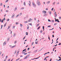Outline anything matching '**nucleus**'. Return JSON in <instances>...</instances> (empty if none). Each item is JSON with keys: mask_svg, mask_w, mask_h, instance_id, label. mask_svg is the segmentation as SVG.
I'll list each match as a JSON object with an SVG mask.
<instances>
[{"mask_svg": "<svg viewBox=\"0 0 61 61\" xmlns=\"http://www.w3.org/2000/svg\"><path fill=\"white\" fill-rule=\"evenodd\" d=\"M37 4L38 5H41V4L40 3V1L38 0H37Z\"/></svg>", "mask_w": 61, "mask_h": 61, "instance_id": "1", "label": "nucleus"}, {"mask_svg": "<svg viewBox=\"0 0 61 61\" xmlns=\"http://www.w3.org/2000/svg\"><path fill=\"white\" fill-rule=\"evenodd\" d=\"M30 56V54H29L28 55H27L24 58V59H26V58H28L29 56Z\"/></svg>", "mask_w": 61, "mask_h": 61, "instance_id": "2", "label": "nucleus"}, {"mask_svg": "<svg viewBox=\"0 0 61 61\" xmlns=\"http://www.w3.org/2000/svg\"><path fill=\"white\" fill-rule=\"evenodd\" d=\"M32 5L34 7H36V5H35V3L34 2L32 3Z\"/></svg>", "mask_w": 61, "mask_h": 61, "instance_id": "3", "label": "nucleus"}, {"mask_svg": "<svg viewBox=\"0 0 61 61\" xmlns=\"http://www.w3.org/2000/svg\"><path fill=\"white\" fill-rule=\"evenodd\" d=\"M15 14H13V15H12V16L11 17V18H14V17H15Z\"/></svg>", "mask_w": 61, "mask_h": 61, "instance_id": "4", "label": "nucleus"}, {"mask_svg": "<svg viewBox=\"0 0 61 61\" xmlns=\"http://www.w3.org/2000/svg\"><path fill=\"white\" fill-rule=\"evenodd\" d=\"M42 13H44V14H46V11H45V10H43L42 11Z\"/></svg>", "mask_w": 61, "mask_h": 61, "instance_id": "5", "label": "nucleus"}, {"mask_svg": "<svg viewBox=\"0 0 61 61\" xmlns=\"http://www.w3.org/2000/svg\"><path fill=\"white\" fill-rule=\"evenodd\" d=\"M55 22H58V23H59V20L58 19H55Z\"/></svg>", "mask_w": 61, "mask_h": 61, "instance_id": "6", "label": "nucleus"}, {"mask_svg": "<svg viewBox=\"0 0 61 61\" xmlns=\"http://www.w3.org/2000/svg\"><path fill=\"white\" fill-rule=\"evenodd\" d=\"M5 18H4V19L3 20H2V21H1V22L2 23H4V20H5Z\"/></svg>", "mask_w": 61, "mask_h": 61, "instance_id": "7", "label": "nucleus"}, {"mask_svg": "<svg viewBox=\"0 0 61 61\" xmlns=\"http://www.w3.org/2000/svg\"><path fill=\"white\" fill-rule=\"evenodd\" d=\"M37 50H36L34 51L33 52V53H36V52H37Z\"/></svg>", "mask_w": 61, "mask_h": 61, "instance_id": "8", "label": "nucleus"}, {"mask_svg": "<svg viewBox=\"0 0 61 61\" xmlns=\"http://www.w3.org/2000/svg\"><path fill=\"white\" fill-rule=\"evenodd\" d=\"M56 12H55L54 13V15H55V17H56L57 16V15H56Z\"/></svg>", "mask_w": 61, "mask_h": 61, "instance_id": "9", "label": "nucleus"}, {"mask_svg": "<svg viewBox=\"0 0 61 61\" xmlns=\"http://www.w3.org/2000/svg\"><path fill=\"white\" fill-rule=\"evenodd\" d=\"M32 21V19H30L29 20H28V22H31Z\"/></svg>", "mask_w": 61, "mask_h": 61, "instance_id": "10", "label": "nucleus"}, {"mask_svg": "<svg viewBox=\"0 0 61 61\" xmlns=\"http://www.w3.org/2000/svg\"><path fill=\"white\" fill-rule=\"evenodd\" d=\"M4 46H5L6 45V42L5 41L3 43Z\"/></svg>", "mask_w": 61, "mask_h": 61, "instance_id": "11", "label": "nucleus"}, {"mask_svg": "<svg viewBox=\"0 0 61 61\" xmlns=\"http://www.w3.org/2000/svg\"><path fill=\"white\" fill-rule=\"evenodd\" d=\"M6 24H7V23H5V25L4 26V27H5V26H6Z\"/></svg>", "mask_w": 61, "mask_h": 61, "instance_id": "12", "label": "nucleus"}, {"mask_svg": "<svg viewBox=\"0 0 61 61\" xmlns=\"http://www.w3.org/2000/svg\"><path fill=\"white\" fill-rule=\"evenodd\" d=\"M16 35V33H14V35H13L14 37H15Z\"/></svg>", "mask_w": 61, "mask_h": 61, "instance_id": "13", "label": "nucleus"}, {"mask_svg": "<svg viewBox=\"0 0 61 61\" xmlns=\"http://www.w3.org/2000/svg\"><path fill=\"white\" fill-rule=\"evenodd\" d=\"M16 46V45H15V46H13L12 47H11V48H14Z\"/></svg>", "mask_w": 61, "mask_h": 61, "instance_id": "14", "label": "nucleus"}, {"mask_svg": "<svg viewBox=\"0 0 61 61\" xmlns=\"http://www.w3.org/2000/svg\"><path fill=\"white\" fill-rule=\"evenodd\" d=\"M50 3V1H47V4H49V3Z\"/></svg>", "mask_w": 61, "mask_h": 61, "instance_id": "15", "label": "nucleus"}, {"mask_svg": "<svg viewBox=\"0 0 61 61\" xmlns=\"http://www.w3.org/2000/svg\"><path fill=\"white\" fill-rule=\"evenodd\" d=\"M39 25V24H38L36 25V27H38Z\"/></svg>", "mask_w": 61, "mask_h": 61, "instance_id": "16", "label": "nucleus"}, {"mask_svg": "<svg viewBox=\"0 0 61 61\" xmlns=\"http://www.w3.org/2000/svg\"><path fill=\"white\" fill-rule=\"evenodd\" d=\"M48 39H49V40H50V37H49V36L48 35Z\"/></svg>", "mask_w": 61, "mask_h": 61, "instance_id": "17", "label": "nucleus"}, {"mask_svg": "<svg viewBox=\"0 0 61 61\" xmlns=\"http://www.w3.org/2000/svg\"><path fill=\"white\" fill-rule=\"evenodd\" d=\"M20 59V58H18V59H17L16 60V61H18V60H19V59Z\"/></svg>", "mask_w": 61, "mask_h": 61, "instance_id": "18", "label": "nucleus"}, {"mask_svg": "<svg viewBox=\"0 0 61 61\" xmlns=\"http://www.w3.org/2000/svg\"><path fill=\"white\" fill-rule=\"evenodd\" d=\"M40 28V26H39L38 27V28H37V29L38 30V29H39Z\"/></svg>", "mask_w": 61, "mask_h": 61, "instance_id": "19", "label": "nucleus"}, {"mask_svg": "<svg viewBox=\"0 0 61 61\" xmlns=\"http://www.w3.org/2000/svg\"><path fill=\"white\" fill-rule=\"evenodd\" d=\"M24 5H25V2H24Z\"/></svg>", "mask_w": 61, "mask_h": 61, "instance_id": "20", "label": "nucleus"}, {"mask_svg": "<svg viewBox=\"0 0 61 61\" xmlns=\"http://www.w3.org/2000/svg\"><path fill=\"white\" fill-rule=\"evenodd\" d=\"M49 13L50 15H51V11H49Z\"/></svg>", "mask_w": 61, "mask_h": 61, "instance_id": "21", "label": "nucleus"}, {"mask_svg": "<svg viewBox=\"0 0 61 61\" xmlns=\"http://www.w3.org/2000/svg\"><path fill=\"white\" fill-rule=\"evenodd\" d=\"M8 1H9V0H6V1L5 2V3H7V2H8Z\"/></svg>", "mask_w": 61, "mask_h": 61, "instance_id": "22", "label": "nucleus"}, {"mask_svg": "<svg viewBox=\"0 0 61 61\" xmlns=\"http://www.w3.org/2000/svg\"><path fill=\"white\" fill-rule=\"evenodd\" d=\"M15 10H17V7H15Z\"/></svg>", "mask_w": 61, "mask_h": 61, "instance_id": "23", "label": "nucleus"}, {"mask_svg": "<svg viewBox=\"0 0 61 61\" xmlns=\"http://www.w3.org/2000/svg\"><path fill=\"white\" fill-rule=\"evenodd\" d=\"M19 24V23H18V22H16V25H18Z\"/></svg>", "mask_w": 61, "mask_h": 61, "instance_id": "24", "label": "nucleus"}, {"mask_svg": "<svg viewBox=\"0 0 61 61\" xmlns=\"http://www.w3.org/2000/svg\"><path fill=\"white\" fill-rule=\"evenodd\" d=\"M42 28L43 29V31H44V26H43L42 27Z\"/></svg>", "mask_w": 61, "mask_h": 61, "instance_id": "25", "label": "nucleus"}, {"mask_svg": "<svg viewBox=\"0 0 61 61\" xmlns=\"http://www.w3.org/2000/svg\"><path fill=\"white\" fill-rule=\"evenodd\" d=\"M20 25L21 26V27H22V25L21 24H20Z\"/></svg>", "mask_w": 61, "mask_h": 61, "instance_id": "26", "label": "nucleus"}, {"mask_svg": "<svg viewBox=\"0 0 61 61\" xmlns=\"http://www.w3.org/2000/svg\"><path fill=\"white\" fill-rule=\"evenodd\" d=\"M24 23H27V21H25Z\"/></svg>", "mask_w": 61, "mask_h": 61, "instance_id": "27", "label": "nucleus"}, {"mask_svg": "<svg viewBox=\"0 0 61 61\" xmlns=\"http://www.w3.org/2000/svg\"><path fill=\"white\" fill-rule=\"evenodd\" d=\"M26 35H28V32H26Z\"/></svg>", "mask_w": 61, "mask_h": 61, "instance_id": "28", "label": "nucleus"}, {"mask_svg": "<svg viewBox=\"0 0 61 61\" xmlns=\"http://www.w3.org/2000/svg\"><path fill=\"white\" fill-rule=\"evenodd\" d=\"M46 14H45L43 15V16H46Z\"/></svg>", "mask_w": 61, "mask_h": 61, "instance_id": "29", "label": "nucleus"}, {"mask_svg": "<svg viewBox=\"0 0 61 61\" xmlns=\"http://www.w3.org/2000/svg\"><path fill=\"white\" fill-rule=\"evenodd\" d=\"M16 52V51H15L14 53V55H15V54Z\"/></svg>", "mask_w": 61, "mask_h": 61, "instance_id": "30", "label": "nucleus"}, {"mask_svg": "<svg viewBox=\"0 0 61 61\" xmlns=\"http://www.w3.org/2000/svg\"><path fill=\"white\" fill-rule=\"evenodd\" d=\"M2 27H3V25H1V29H2Z\"/></svg>", "mask_w": 61, "mask_h": 61, "instance_id": "31", "label": "nucleus"}, {"mask_svg": "<svg viewBox=\"0 0 61 61\" xmlns=\"http://www.w3.org/2000/svg\"><path fill=\"white\" fill-rule=\"evenodd\" d=\"M0 5V6H2V5H3L2 3H1Z\"/></svg>", "mask_w": 61, "mask_h": 61, "instance_id": "32", "label": "nucleus"}, {"mask_svg": "<svg viewBox=\"0 0 61 61\" xmlns=\"http://www.w3.org/2000/svg\"><path fill=\"white\" fill-rule=\"evenodd\" d=\"M55 3H56V2H54V3H53V5H55Z\"/></svg>", "mask_w": 61, "mask_h": 61, "instance_id": "33", "label": "nucleus"}, {"mask_svg": "<svg viewBox=\"0 0 61 61\" xmlns=\"http://www.w3.org/2000/svg\"><path fill=\"white\" fill-rule=\"evenodd\" d=\"M51 27V25H50L48 26V27Z\"/></svg>", "mask_w": 61, "mask_h": 61, "instance_id": "34", "label": "nucleus"}, {"mask_svg": "<svg viewBox=\"0 0 61 61\" xmlns=\"http://www.w3.org/2000/svg\"><path fill=\"white\" fill-rule=\"evenodd\" d=\"M61 45V43H59V44H58V45H59V46L60 45Z\"/></svg>", "mask_w": 61, "mask_h": 61, "instance_id": "35", "label": "nucleus"}, {"mask_svg": "<svg viewBox=\"0 0 61 61\" xmlns=\"http://www.w3.org/2000/svg\"><path fill=\"white\" fill-rule=\"evenodd\" d=\"M25 36L24 37L23 39V40H24L25 39Z\"/></svg>", "mask_w": 61, "mask_h": 61, "instance_id": "36", "label": "nucleus"}, {"mask_svg": "<svg viewBox=\"0 0 61 61\" xmlns=\"http://www.w3.org/2000/svg\"><path fill=\"white\" fill-rule=\"evenodd\" d=\"M34 42H32V43L31 44V45H32V46H33V44H34Z\"/></svg>", "mask_w": 61, "mask_h": 61, "instance_id": "37", "label": "nucleus"}, {"mask_svg": "<svg viewBox=\"0 0 61 61\" xmlns=\"http://www.w3.org/2000/svg\"><path fill=\"white\" fill-rule=\"evenodd\" d=\"M7 21H9V19H8L7 20Z\"/></svg>", "mask_w": 61, "mask_h": 61, "instance_id": "38", "label": "nucleus"}, {"mask_svg": "<svg viewBox=\"0 0 61 61\" xmlns=\"http://www.w3.org/2000/svg\"><path fill=\"white\" fill-rule=\"evenodd\" d=\"M19 16V15H17L16 16V18L17 17H18V16Z\"/></svg>", "mask_w": 61, "mask_h": 61, "instance_id": "39", "label": "nucleus"}, {"mask_svg": "<svg viewBox=\"0 0 61 61\" xmlns=\"http://www.w3.org/2000/svg\"><path fill=\"white\" fill-rule=\"evenodd\" d=\"M40 32H41V33H42V30H41Z\"/></svg>", "mask_w": 61, "mask_h": 61, "instance_id": "40", "label": "nucleus"}, {"mask_svg": "<svg viewBox=\"0 0 61 61\" xmlns=\"http://www.w3.org/2000/svg\"><path fill=\"white\" fill-rule=\"evenodd\" d=\"M57 23H55L54 24V25H57Z\"/></svg>", "mask_w": 61, "mask_h": 61, "instance_id": "41", "label": "nucleus"}, {"mask_svg": "<svg viewBox=\"0 0 61 61\" xmlns=\"http://www.w3.org/2000/svg\"><path fill=\"white\" fill-rule=\"evenodd\" d=\"M16 42L17 41H15L14 42V44H16Z\"/></svg>", "mask_w": 61, "mask_h": 61, "instance_id": "42", "label": "nucleus"}, {"mask_svg": "<svg viewBox=\"0 0 61 61\" xmlns=\"http://www.w3.org/2000/svg\"><path fill=\"white\" fill-rule=\"evenodd\" d=\"M9 28H10V27L9 26H8V27L7 28L8 29H9Z\"/></svg>", "mask_w": 61, "mask_h": 61, "instance_id": "43", "label": "nucleus"}, {"mask_svg": "<svg viewBox=\"0 0 61 61\" xmlns=\"http://www.w3.org/2000/svg\"><path fill=\"white\" fill-rule=\"evenodd\" d=\"M51 22H52V23H53V22H54V20H51Z\"/></svg>", "mask_w": 61, "mask_h": 61, "instance_id": "44", "label": "nucleus"}, {"mask_svg": "<svg viewBox=\"0 0 61 61\" xmlns=\"http://www.w3.org/2000/svg\"><path fill=\"white\" fill-rule=\"evenodd\" d=\"M48 21L49 22H51V20H50L49 19H48Z\"/></svg>", "mask_w": 61, "mask_h": 61, "instance_id": "45", "label": "nucleus"}, {"mask_svg": "<svg viewBox=\"0 0 61 61\" xmlns=\"http://www.w3.org/2000/svg\"><path fill=\"white\" fill-rule=\"evenodd\" d=\"M53 10H54V8H53L51 9V10L52 11H53Z\"/></svg>", "mask_w": 61, "mask_h": 61, "instance_id": "46", "label": "nucleus"}, {"mask_svg": "<svg viewBox=\"0 0 61 61\" xmlns=\"http://www.w3.org/2000/svg\"><path fill=\"white\" fill-rule=\"evenodd\" d=\"M19 52V51L18 50V51L17 52V53L18 54Z\"/></svg>", "mask_w": 61, "mask_h": 61, "instance_id": "47", "label": "nucleus"}, {"mask_svg": "<svg viewBox=\"0 0 61 61\" xmlns=\"http://www.w3.org/2000/svg\"><path fill=\"white\" fill-rule=\"evenodd\" d=\"M54 29V28H53V29H50L49 30H53V29Z\"/></svg>", "mask_w": 61, "mask_h": 61, "instance_id": "48", "label": "nucleus"}, {"mask_svg": "<svg viewBox=\"0 0 61 61\" xmlns=\"http://www.w3.org/2000/svg\"><path fill=\"white\" fill-rule=\"evenodd\" d=\"M28 5H29V6H31V5H30V4H29L28 3Z\"/></svg>", "mask_w": 61, "mask_h": 61, "instance_id": "49", "label": "nucleus"}, {"mask_svg": "<svg viewBox=\"0 0 61 61\" xmlns=\"http://www.w3.org/2000/svg\"><path fill=\"white\" fill-rule=\"evenodd\" d=\"M29 49H30V48H28V49H27L28 50H29Z\"/></svg>", "mask_w": 61, "mask_h": 61, "instance_id": "50", "label": "nucleus"}, {"mask_svg": "<svg viewBox=\"0 0 61 61\" xmlns=\"http://www.w3.org/2000/svg\"><path fill=\"white\" fill-rule=\"evenodd\" d=\"M46 54H47V53H45L44 54V56H45V55H46Z\"/></svg>", "mask_w": 61, "mask_h": 61, "instance_id": "51", "label": "nucleus"}, {"mask_svg": "<svg viewBox=\"0 0 61 61\" xmlns=\"http://www.w3.org/2000/svg\"><path fill=\"white\" fill-rule=\"evenodd\" d=\"M0 22H2V20L0 19Z\"/></svg>", "mask_w": 61, "mask_h": 61, "instance_id": "52", "label": "nucleus"}, {"mask_svg": "<svg viewBox=\"0 0 61 61\" xmlns=\"http://www.w3.org/2000/svg\"><path fill=\"white\" fill-rule=\"evenodd\" d=\"M59 19L60 20V19H61V17H59Z\"/></svg>", "mask_w": 61, "mask_h": 61, "instance_id": "53", "label": "nucleus"}, {"mask_svg": "<svg viewBox=\"0 0 61 61\" xmlns=\"http://www.w3.org/2000/svg\"><path fill=\"white\" fill-rule=\"evenodd\" d=\"M24 9V7H22L21 8V9Z\"/></svg>", "mask_w": 61, "mask_h": 61, "instance_id": "54", "label": "nucleus"}, {"mask_svg": "<svg viewBox=\"0 0 61 61\" xmlns=\"http://www.w3.org/2000/svg\"><path fill=\"white\" fill-rule=\"evenodd\" d=\"M9 46H10V48H12V46H11V45H10Z\"/></svg>", "mask_w": 61, "mask_h": 61, "instance_id": "55", "label": "nucleus"}, {"mask_svg": "<svg viewBox=\"0 0 61 61\" xmlns=\"http://www.w3.org/2000/svg\"><path fill=\"white\" fill-rule=\"evenodd\" d=\"M35 44H38L37 42H36H36H35Z\"/></svg>", "mask_w": 61, "mask_h": 61, "instance_id": "56", "label": "nucleus"}, {"mask_svg": "<svg viewBox=\"0 0 61 61\" xmlns=\"http://www.w3.org/2000/svg\"><path fill=\"white\" fill-rule=\"evenodd\" d=\"M15 27V26H14L12 28H13L14 29Z\"/></svg>", "mask_w": 61, "mask_h": 61, "instance_id": "57", "label": "nucleus"}, {"mask_svg": "<svg viewBox=\"0 0 61 61\" xmlns=\"http://www.w3.org/2000/svg\"><path fill=\"white\" fill-rule=\"evenodd\" d=\"M29 3H30V4H31V2L30 1H29Z\"/></svg>", "mask_w": 61, "mask_h": 61, "instance_id": "58", "label": "nucleus"}, {"mask_svg": "<svg viewBox=\"0 0 61 61\" xmlns=\"http://www.w3.org/2000/svg\"><path fill=\"white\" fill-rule=\"evenodd\" d=\"M4 8H5V5H4Z\"/></svg>", "mask_w": 61, "mask_h": 61, "instance_id": "59", "label": "nucleus"}, {"mask_svg": "<svg viewBox=\"0 0 61 61\" xmlns=\"http://www.w3.org/2000/svg\"><path fill=\"white\" fill-rule=\"evenodd\" d=\"M28 53L29 54H30V53H31V51H30L29 52H28Z\"/></svg>", "mask_w": 61, "mask_h": 61, "instance_id": "60", "label": "nucleus"}, {"mask_svg": "<svg viewBox=\"0 0 61 61\" xmlns=\"http://www.w3.org/2000/svg\"><path fill=\"white\" fill-rule=\"evenodd\" d=\"M29 27H27V30H28V29H29Z\"/></svg>", "mask_w": 61, "mask_h": 61, "instance_id": "61", "label": "nucleus"}, {"mask_svg": "<svg viewBox=\"0 0 61 61\" xmlns=\"http://www.w3.org/2000/svg\"><path fill=\"white\" fill-rule=\"evenodd\" d=\"M43 3L44 5H45V2H43Z\"/></svg>", "mask_w": 61, "mask_h": 61, "instance_id": "62", "label": "nucleus"}, {"mask_svg": "<svg viewBox=\"0 0 61 61\" xmlns=\"http://www.w3.org/2000/svg\"><path fill=\"white\" fill-rule=\"evenodd\" d=\"M52 37H54V35H52Z\"/></svg>", "mask_w": 61, "mask_h": 61, "instance_id": "63", "label": "nucleus"}, {"mask_svg": "<svg viewBox=\"0 0 61 61\" xmlns=\"http://www.w3.org/2000/svg\"><path fill=\"white\" fill-rule=\"evenodd\" d=\"M61 59H60L58 60V61H61Z\"/></svg>", "mask_w": 61, "mask_h": 61, "instance_id": "64", "label": "nucleus"}]
</instances>
